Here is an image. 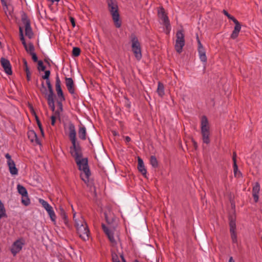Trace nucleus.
I'll return each mask as SVG.
<instances>
[{"label": "nucleus", "instance_id": "1", "mask_svg": "<svg viewBox=\"0 0 262 262\" xmlns=\"http://www.w3.org/2000/svg\"><path fill=\"white\" fill-rule=\"evenodd\" d=\"M69 137L72 143L70 147V152L74 158L76 163L81 171L80 177L85 183L89 181L91 172L88 165L87 158H82V154L79 142L76 139V131L74 124L71 122L69 124Z\"/></svg>", "mask_w": 262, "mask_h": 262}, {"label": "nucleus", "instance_id": "2", "mask_svg": "<svg viewBox=\"0 0 262 262\" xmlns=\"http://www.w3.org/2000/svg\"><path fill=\"white\" fill-rule=\"evenodd\" d=\"M73 219L75 221L77 232L79 237L84 241L89 240L90 232L83 217L80 216L78 219H76V214L74 213Z\"/></svg>", "mask_w": 262, "mask_h": 262}, {"label": "nucleus", "instance_id": "3", "mask_svg": "<svg viewBox=\"0 0 262 262\" xmlns=\"http://www.w3.org/2000/svg\"><path fill=\"white\" fill-rule=\"evenodd\" d=\"M107 4L114 24L116 27L119 28L121 26V21L120 19L117 3L115 0H108Z\"/></svg>", "mask_w": 262, "mask_h": 262}, {"label": "nucleus", "instance_id": "4", "mask_svg": "<svg viewBox=\"0 0 262 262\" xmlns=\"http://www.w3.org/2000/svg\"><path fill=\"white\" fill-rule=\"evenodd\" d=\"M158 16L159 18L160 24L164 27V31L167 34H169L171 30L170 24L168 17L163 7L159 8L158 11Z\"/></svg>", "mask_w": 262, "mask_h": 262}, {"label": "nucleus", "instance_id": "5", "mask_svg": "<svg viewBox=\"0 0 262 262\" xmlns=\"http://www.w3.org/2000/svg\"><path fill=\"white\" fill-rule=\"evenodd\" d=\"M201 133L203 136V142L208 144L210 142L209 128L207 118L205 116H203L201 119Z\"/></svg>", "mask_w": 262, "mask_h": 262}, {"label": "nucleus", "instance_id": "6", "mask_svg": "<svg viewBox=\"0 0 262 262\" xmlns=\"http://www.w3.org/2000/svg\"><path fill=\"white\" fill-rule=\"evenodd\" d=\"M102 228L104 232L107 236L113 247H117L118 245H120V246H122L120 239L117 234L115 235L113 232L104 225H102Z\"/></svg>", "mask_w": 262, "mask_h": 262}, {"label": "nucleus", "instance_id": "7", "mask_svg": "<svg viewBox=\"0 0 262 262\" xmlns=\"http://www.w3.org/2000/svg\"><path fill=\"white\" fill-rule=\"evenodd\" d=\"M132 48L136 58L140 60L142 58L141 49L140 43L135 36L132 37Z\"/></svg>", "mask_w": 262, "mask_h": 262}, {"label": "nucleus", "instance_id": "8", "mask_svg": "<svg viewBox=\"0 0 262 262\" xmlns=\"http://www.w3.org/2000/svg\"><path fill=\"white\" fill-rule=\"evenodd\" d=\"M176 36L175 49L177 52L180 53L185 45L184 35L182 31H179L177 33Z\"/></svg>", "mask_w": 262, "mask_h": 262}, {"label": "nucleus", "instance_id": "9", "mask_svg": "<svg viewBox=\"0 0 262 262\" xmlns=\"http://www.w3.org/2000/svg\"><path fill=\"white\" fill-rule=\"evenodd\" d=\"M25 244V241L24 238H20L15 241L12 245L10 251L13 256L16 255L22 249Z\"/></svg>", "mask_w": 262, "mask_h": 262}, {"label": "nucleus", "instance_id": "10", "mask_svg": "<svg viewBox=\"0 0 262 262\" xmlns=\"http://www.w3.org/2000/svg\"><path fill=\"white\" fill-rule=\"evenodd\" d=\"M17 189L18 193L21 195V203L25 206H28L30 203V199L28 198L27 189L23 186L18 184Z\"/></svg>", "mask_w": 262, "mask_h": 262}, {"label": "nucleus", "instance_id": "11", "mask_svg": "<svg viewBox=\"0 0 262 262\" xmlns=\"http://www.w3.org/2000/svg\"><path fill=\"white\" fill-rule=\"evenodd\" d=\"M5 157L7 159V164L10 173L11 175H17L18 174V169L16 167L14 161L11 159V156L7 153L5 155Z\"/></svg>", "mask_w": 262, "mask_h": 262}, {"label": "nucleus", "instance_id": "12", "mask_svg": "<svg viewBox=\"0 0 262 262\" xmlns=\"http://www.w3.org/2000/svg\"><path fill=\"white\" fill-rule=\"evenodd\" d=\"M196 40L198 45V51L199 58L201 61L206 63L207 61V56L206 55V51L199 39V36L196 35Z\"/></svg>", "mask_w": 262, "mask_h": 262}, {"label": "nucleus", "instance_id": "13", "mask_svg": "<svg viewBox=\"0 0 262 262\" xmlns=\"http://www.w3.org/2000/svg\"><path fill=\"white\" fill-rule=\"evenodd\" d=\"M60 84L61 82L60 79L59 77L57 76L56 77L55 88L58 99L65 100V98L64 97Z\"/></svg>", "mask_w": 262, "mask_h": 262}, {"label": "nucleus", "instance_id": "14", "mask_svg": "<svg viewBox=\"0 0 262 262\" xmlns=\"http://www.w3.org/2000/svg\"><path fill=\"white\" fill-rule=\"evenodd\" d=\"M1 62L5 73L9 75H11L12 71L10 61L7 59L2 58Z\"/></svg>", "mask_w": 262, "mask_h": 262}, {"label": "nucleus", "instance_id": "15", "mask_svg": "<svg viewBox=\"0 0 262 262\" xmlns=\"http://www.w3.org/2000/svg\"><path fill=\"white\" fill-rule=\"evenodd\" d=\"M66 85L70 94L75 95V89L74 87V81L71 78H66Z\"/></svg>", "mask_w": 262, "mask_h": 262}, {"label": "nucleus", "instance_id": "16", "mask_svg": "<svg viewBox=\"0 0 262 262\" xmlns=\"http://www.w3.org/2000/svg\"><path fill=\"white\" fill-rule=\"evenodd\" d=\"M260 191V185L258 183H256L252 189V195L255 202H257L259 196L258 194Z\"/></svg>", "mask_w": 262, "mask_h": 262}, {"label": "nucleus", "instance_id": "17", "mask_svg": "<svg viewBox=\"0 0 262 262\" xmlns=\"http://www.w3.org/2000/svg\"><path fill=\"white\" fill-rule=\"evenodd\" d=\"M235 26L234 28V30L232 31V33L231 35V38L232 39H235L238 36V34L241 31V25L240 23L238 22V21L234 23Z\"/></svg>", "mask_w": 262, "mask_h": 262}, {"label": "nucleus", "instance_id": "18", "mask_svg": "<svg viewBox=\"0 0 262 262\" xmlns=\"http://www.w3.org/2000/svg\"><path fill=\"white\" fill-rule=\"evenodd\" d=\"M54 91H50V94L48 96V104L53 112L55 111V104H54Z\"/></svg>", "mask_w": 262, "mask_h": 262}, {"label": "nucleus", "instance_id": "19", "mask_svg": "<svg viewBox=\"0 0 262 262\" xmlns=\"http://www.w3.org/2000/svg\"><path fill=\"white\" fill-rule=\"evenodd\" d=\"M28 137L31 142H35L36 144H40L37 135L34 130H29L28 132Z\"/></svg>", "mask_w": 262, "mask_h": 262}, {"label": "nucleus", "instance_id": "20", "mask_svg": "<svg viewBox=\"0 0 262 262\" xmlns=\"http://www.w3.org/2000/svg\"><path fill=\"white\" fill-rule=\"evenodd\" d=\"M50 75V71L49 70L46 71L45 72V75L42 76V78L43 79L46 80V84L48 86V90L50 91H53V88L52 86L51 85V83L50 82V80L49 79V77Z\"/></svg>", "mask_w": 262, "mask_h": 262}, {"label": "nucleus", "instance_id": "21", "mask_svg": "<svg viewBox=\"0 0 262 262\" xmlns=\"http://www.w3.org/2000/svg\"><path fill=\"white\" fill-rule=\"evenodd\" d=\"M138 169L139 171L144 176L146 174V169L145 168L143 161L142 159L138 157Z\"/></svg>", "mask_w": 262, "mask_h": 262}, {"label": "nucleus", "instance_id": "22", "mask_svg": "<svg viewBox=\"0 0 262 262\" xmlns=\"http://www.w3.org/2000/svg\"><path fill=\"white\" fill-rule=\"evenodd\" d=\"M78 134V137L80 139L82 140H85L86 139V128L84 126H80L79 127Z\"/></svg>", "mask_w": 262, "mask_h": 262}, {"label": "nucleus", "instance_id": "23", "mask_svg": "<svg viewBox=\"0 0 262 262\" xmlns=\"http://www.w3.org/2000/svg\"><path fill=\"white\" fill-rule=\"evenodd\" d=\"M25 34L27 36H28L29 38H31L33 36V33L32 31L30 23L29 21H27L25 24Z\"/></svg>", "mask_w": 262, "mask_h": 262}, {"label": "nucleus", "instance_id": "24", "mask_svg": "<svg viewBox=\"0 0 262 262\" xmlns=\"http://www.w3.org/2000/svg\"><path fill=\"white\" fill-rule=\"evenodd\" d=\"M59 214L63 221L64 223L66 225L68 226V216L67 215V213L64 210V209L62 207L59 208Z\"/></svg>", "mask_w": 262, "mask_h": 262}, {"label": "nucleus", "instance_id": "25", "mask_svg": "<svg viewBox=\"0 0 262 262\" xmlns=\"http://www.w3.org/2000/svg\"><path fill=\"white\" fill-rule=\"evenodd\" d=\"M4 11L7 16L11 15L13 11L12 6L10 5H7V3L3 5Z\"/></svg>", "mask_w": 262, "mask_h": 262}, {"label": "nucleus", "instance_id": "26", "mask_svg": "<svg viewBox=\"0 0 262 262\" xmlns=\"http://www.w3.org/2000/svg\"><path fill=\"white\" fill-rule=\"evenodd\" d=\"M157 91L158 94V95L161 97H162L165 94L164 85L160 82H158V89Z\"/></svg>", "mask_w": 262, "mask_h": 262}, {"label": "nucleus", "instance_id": "27", "mask_svg": "<svg viewBox=\"0 0 262 262\" xmlns=\"http://www.w3.org/2000/svg\"><path fill=\"white\" fill-rule=\"evenodd\" d=\"M47 212L48 213V215H49L51 221L54 223L55 224L56 223V214L54 212V211L53 209V208L52 207L51 209H48Z\"/></svg>", "mask_w": 262, "mask_h": 262}, {"label": "nucleus", "instance_id": "28", "mask_svg": "<svg viewBox=\"0 0 262 262\" xmlns=\"http://www.w3.org/2000/svg\"><path fill=\"white\" fill-rule=\"evenodd\" d=\"M24 48H25V50H26V51L30 54L35 52H34L35 49H34V45L31 42H30L28 44H27L26 45V46H24Z\"/></svg>", "mask_w": 262, "mask_h": 262}, {"label": "nucleus", "instance_id": "29", "mask_svg": "<svg viewBox=\"0 0 262 262\" xmlns=\"http://www.w3.org/2000/svg\"><path fill=\"white\" fill-rule=\"evenodd\" d=\"M39 202L41 204L42 206L45 208L46 211L51 209L52 207L45 200L40 199Z\"/></svg>", "mask_w": 262, "mask_h": 262}, {"label": "nucleus", "instance_id": "30", "mask_svg": "<svg viewBox=\"0 0 262 262\" xmlns=\"http://www.w3.org/2000/svg\"><path fill=\"white\" fill-rule=\"evenodd\" d=\"M64 100H61L60 99H58L57 100V105L58 106V110L55 112V114H57L58 115H59L60 113H61L63 111V107H62V101H64Z\"/></svg>", "mask_w": 262, "mask_h": 262}, {"label": "nucleus", "instance_id": "31", "mask_svg": "<svg viewBox=\"0 0 262 262\" xmlns=\"http://www.w3.org/2000/svg\"><path fill=\"white\" fill-rule=\"evenodd\" d=\"M6 216V210L4 204L0 200V220L3 217Z\"/></svg>", "mask_w": 262, "mask_h": 262}, {"label": "nucleus", "instance_id": "32", "mask_svg": "<svg viewBox=\"0 0 262 262\" xmlns=\"http://www.w3.org/2000/svg\"><path fill=\"white\" fill-rule=\"evenodd\" d=\"M231 234V238L233 244L237 243V238L236 230L230 231Z\"/></svg>", "mask_w": 262, "mask_h": 262}, {"label": "nucleus", "instance_id": "33", "mask_svg": "<svg viewBox=\"0 0 262 262\" xmlns=\"http://www.w3.org/2000/svg\"><path fill=\"white\" fill-rule=\"evenodd\" d=\"M32 113L35 116V119H36V122L37 123V125H38V127L39 128L40 130V132L41 133V134L42 135H43V129H42V125H41V122H40L39 121V119L38 118V117H37V115L36 114V113H35V112L33 110L32 111Z\"/></svg>", "mask_w": 262, "mask_h": 262}, {"label": "nucleus", "instance_id": "34", "mask_svg": "<svg viewBox=\"0 0 262 262\" xmlns=\"http://www.w3.org/2000/svg\"><path fill=\"white\" fill-rule=\"evenodd\" d=\"M150 163L152 166L154 167H157L158 166V162L155 156H151Z\"/></svg>", "mask_w": 262, "mask_h": 262}, {"label": "nucleus", "instance_id": "35", "mask_svg": "<svg viewBox=\"0 0 262 262\" xmlns=\"http://www.w3.org/2000/svg\"><path fill=\"white\" fill-rule=\"evenodd\" d=\"M40 91L43 95L45 98L48 99V96L50 94V91L49 90V93H48L47 89L46 87H42L40 88Z\"/></svg>", "mask_w": 262, "mask_h": 262}, {"label": "nucleus", "instance_id": "36", "mask_svg": "<svg viewBox=\"0 0 262 262\" xmlns=\"http://www.w3.org/2000/svg\"><path fill=\"white\" fill-rule=\"evenodd\" d=\"M80 49L78 47H74L73 48L72 54L73 56L77 57L80 55Z\"/></svg>", "mask_w": 262, "mask_h": 262}, {"label": "nucleus", "instance_id": "37", "mask_svg": "<svg viewBox=\"0 0 262 262\" xmlns=\"http://www.w3.org/2000/svg\"><path fill=\"white\" fill-rule=\"evenodd\" d=\"M230 231L236 230V223L234 220H231L229 223Z\"/></svg>", "mask_w": 262, "mask_h": 262}, {"label": "nucleus", "instance_id": "38", "mask_svg": "<svg viewBox=\"0 0 262 262\" xmlns=\"http://www.w3.org/2000/svg\"><path fill=\"white\" fill-rule=\"evenodd\" d=\"M223 13L229 19L232 20L234 22V23L238 21L233 16L229 14L226 10H224Z\"/></svg>", "mask_w": 262, "mask_h": 262}, {"label": "nucleus", "instance_id": "39", "mask_svg": "<svg viewBox=\"0 0 262 262\" xmlns=\"http://www.w3.org/2000/svg\"><path fill=\"white\" fill-rule=\"evenodd\" d=\"M46 67L43 65V62L41 60L38 61V69L39 71H43L45 70Z\"/></svg>", "mask_w": 262, "mask_h": 262}, {"label": "nucleus", "instance_id": "40", "mask_svg": "<svg viewBox=\"0 0 262 262\" xmlns=\"http://www.w3.org/2000/svg\"><path fill=\"white\" fill-rule=\"evenodd\" d=\"M233 171L235 176H236L238 173V167L236 164V161H235V158H234Z\"/></svg>", "mask_w": 262, "mask_h": 262}, {"label": "nucleus", "instance_id": "41", "mask_svg": "<svg viewBox=\"0 0 262 262\" xmlns=\"http://www.w3.org/2000/svg\"><path fill=\"white\" fill-rule=\"evenodd\" d=\"M105 217L106 222L109 224H111V223H112V222L114 220L113 216H108V215L106 213H105Z\"/></svg>", "mask_w": 262, "mask_h": 262}, {"label": "nucleus", "instance_id": "42", "mask_svg": "<svg viewBox=\"0 0 262 262\" xmlns=\"http://www.w3.org/2000/svg\"><path fill=\"white\" fill-rule=\"evenodd\" d=\"M112 260H113V262L120 261L119 260V258H118L117 254L116 253H115V252L112 253Z\"/></svg>", "mask_w": 262, "mask_h": 262}, {"label": "nucleus", "instance_id": "43", "mask_svg": "<svg viewBox=\"0 0 262 262\" xmlns=\"http://www.w3.org/2000/svg\"><path fill=\"white\" fill-rule=\"evenodd\" d=\"M32 56V58L34 62H36L38 60L37 56L35 52L30 54Z\"/></svg>", "mask_w": 262, "mask_h": 262}, {"label": "nucleus", "instance_id": "44", "mask_svg": "<svg viewBox=\"0 0 262 262\" xmlns=\"http://www.w3.org/2000/svg\"><path fill=\"white\" fill-rule=\"evenodd\" d=\"M55 121H56V117L54 116H51V124L52 125H55Z\"/></svg>", "mask_w": 262, "mask_h": 262}, {"label": "nucleus", "instance_id": "45", "mask_svg": "<svg viewBox=\"0 0 262 262\" xmlns=\"http://www.w3.org/2000/svg\"><path fill=\"white\" fill-rule=\"evenodd\" d=\"M70 21H71V24L72 25V26L73 27H74L75 26V22L74 18L73 17H71L70 18Z\"/></svg>", "mask_w": 262, "mask_h": 262}, {"label": "nucleus", "instance_id": "46", "mask_svg": "<svg viewBox=\"0 0 262 262\" xmlns=\"http://www.w3.org/2000/svg\"><path fill=\"white\" fill-rule=\"evenodd\" d=\"M21 42H22V44L23 45L24 47V46H26V45L27 44L26 41H25V38H20Z\"/></svg>", "mask_w": 262, "mask_h": 262}, {"label": "nucleus", "instance_id": "47", "mask_svg": "<svg viewBox=\"0 0 262 262\" xmlns=\"http://www.w3.org/2000/svg\"><path fill=\"white\" fill-rule=\"evenodd\" d=\"M27 74V80L28 81H29L30 80V72H27V73H26Z\"/></svg>", "mask_w": 262, "mask_h": 262}, {"label": "nucleus", "instance_id": "48", "mask_svg": "<svg viewBox=\"0 0 262 262\" xmlns=\"http://www.w3.org/2000/svg\"><path fill=\"white\" fill-rule=\"evenodd\" d=\"M23 62H24V67H28L27 62V60L26 59H23Z\"/></svg>", "mask_w": 262, "mask_h": 262}, {"label": "nucleus", "instance_id": "49", "mask_svg": "<svg viewBox=\"0 0 262 262\" xmlns=\"http://www.w3.org/2000/svg\"><path fill=\"white\" fill-rule=\"evenodd\" d=\"M125 139L126 142H128L130 141V138L128 136L125 137Z\"/></svg>", "mask_w": 262, "mask_h": 262}, {"label": "nucleus", "instance_id": "50", "mask_svg": "<svg viewBox=\"0 0 262 262\" xmlns=\"http://www.w3.org/2000/svg\"><path fill=\"white\" fill-rule=\"evenodd\" d=\"M228 262H235L234 260L233 259V257L232 256L230 257L229 261Z\"/></svg>", "mask_w": 262, "mask_h": 262}, {"label": "nucleus", "instance_id": "51", "mask_svg": "<svg viewBox=\"0 0 262 262\" xmlns=\"http://www.w3.org/2000/svg\"><path fill=\"white\" fill-rule=\"evenodd\" d=\"M23 34V29H22V28L19 27V35L20 34Z\"/></svg>", "mask_w": 262, "mask_h": 262}, {"label": "nucleus", "instance_id": "52", "mask_svg": "<svg viewBox=\"0 0 262 262\" xmlns=\"http://www.w3.org/2000/svg\"><path fill=\"white\" fill-rule=\"evenodd\" d=\"M25 70L26 73H27V72H30L28 67H25Z\"/></svg>", "mask_w": 262, "mask_h": 262}, {"label": "nucleus", "instance_id": "53", "mask_svg": "<svg viewBox=\"0 0 262 262\" xmlns=\"http://www.w3.org/2000/svg\"><path fill=\"white\" fill-rule=\"evenodd\" d=\"M236 153H235V152H234V153H233V158H232V160H233V162H234V158H235V160H236Z\"/></svg>", "mask_w": 262, "mask_h": 262}, {"label": "nucleus", "instance_id": "54", "mask_svg": "<svg viewBox=\"0 0 262 262\" xmlns=\"http://www.w3.org/2000/svg\"><path fill=\"white\" fill-rule=\"evenodd\" d=\"M1 1L2 2V5L7 3L5 0H1Z\"/></svg>", "mask_w": 262, "mask_h": 262}, {"label": "nucleus", "instance_id": "55", "mask_svg": "<svg viewBox=\"0 0 262 262\" xmlns=\"http://www.w3.org/2000/svg\"><path fill=\"white\" fill-rule=\"evenodd\" d=\"M43 86V87H46L43 82H42V83L41 84V87L40 88H42Z\"/></svg>", "mask_w": 262, "mask_h": 262}, {"label": "nucleus", "instance_id": "56", "mask_svg": "<svg viewBox=\"0 0 262 262\" xmlns=\"http://www.w3.org/2000/svg\"><path fill=\"white\" fill-rule=\"evenodd\" d=\"M24 38V36L23 34H20V38Z\"/></svg>", "mask_w": 262, "mask_h": 262}, {"label": "nucleus", "instance_id": "57", "mask_svg": "<svg viewBox=\"0 0 262 262\" xmlns=\"http://www.w3.org/2000/svg\"><path fill=\"white\" fill-rule=\"evenodd\" d=\"M54 1L55 2H59L60 1V0H53L52 2H53Z\"/></svg>", "mask_w": 262, "mask_h": 262}, {"label": "nucleus", "instance_id": "58", "mask_svg": "<svg viewBox=\"0 0 262 262\" xmlns=\"http://www.w3.org/2000/svg\"><path fill=\"white\" fill-rule=\"evenodd\" d=\"M194 146H195V147H196V142H194Z\"/></svg>", "mask_w": 262, "mask_h": 262}, {"label": "nucleus", "instance_id": "59", "mask_svg": "<svg viewBox=\"0 0 262 262\" xmlns=\"http://www.w3.org/2000/svg\"><path fill=\"white\" fill-rule=\"evenodd\" d=\"M136 262H139V261H138V260H136Z\"/></svg>", "mask_w": 262, "mask_h": 262}]
</instances>
